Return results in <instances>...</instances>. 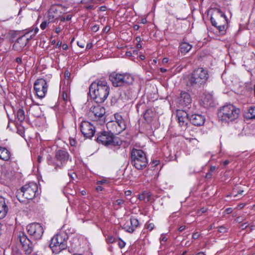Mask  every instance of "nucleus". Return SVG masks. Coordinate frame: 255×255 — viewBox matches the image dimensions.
Listing matches in <instances>:
<instances>
[{"instance_id": "nucleus-1", "label": "nucleus", "mask_w": 255, "mask_h": 255, "mask_svg": "<svg viewBox=\"0 0 255 255\" xmlns=\"http://www.w3.org/2000/svg\"><path fill=\"white\" fill-rule=\"evenodd\" d=\"M110 87L105 80H97L92 83L89 87L90 96L97 103L104 102L108 98Z\"/></svg>"}, {"instance_id": "nucleus-2", "label": "nucleus", "mask_w": 255, "mask_h": 255, "mask_svg": "<svg viewBox=\"0 0 255 255\" xmlns=\"http://www.w3.org/2000/svg\"><path fill=\"white\" fill-rule=\"evenodd\" d=\"M209 77L208 71L202 67L195 69L191 74L185 76L188 86H199L204 84Z\"/></svg>"}, {"instance_id": "nucleus-3", "label": "nucleus", "mask_w": 255, "mask_h": 255, "mask_svg": "<svg viewBox=\"0 0 255 255\" xmlns=\"http://www.w3.org/2000/svg\"><path fill=\"white\" fill-rule=\"evenodd\" d=\"M240 110L232 104H227L218 110V116L222 123H229L237 120L240 115Z\"/></svg>"}, {"instance_id": "nucleus-4", "label": "nucleus", "mask_w": 255, "mask_h": 255, "mask_svg": "<svg viewBox=\"0 0 255 255\" xmlns=\"http://www.w3.org/2000/svg\"><path fill=\"white\" fill-rule=\"evenodd\" d=\"M38 190V186L36 183L30 182L23 186L17 192L16 197L20 202H24L23 199L32 200L35 196Z\"/></svg>"}, {"instance_id": "nucleus-5", "label": "nucleus", "mask_w": 255, "mask_h": 255, "mask_svg": "<svg viewBox=\"0 0 255 255\" xmlns=\"http://www.w3.org/2000/svg\"><path fill=\"white\" fill-rule=\"evenodd\" d=\"M109 79L114 87H126L133 82V77L128 73L120 74L115 72L109 75Z\"/></svg>"}, {"instance_id": "nucleus-6", "label": "nucleus", "mask_w": 255, "mask_h": 255, "mask_svg": "<svg viewBox=\"0 0 255 255\" xmlns=\"http://www.w3.org/2000/svg\"><path fill=\"white\" fill-rule=\"evenodd\" d=\"M69 158L70 155L67 151L60 149L56 151L54 159L50 156L47 158V163L49 165L53 166L57 170L64 167Z\"/></svg>"}, {"instance_id": "nucleus-7", "label": "nucleus", "mask_w": 255, "mask_h": 255, "mask_svg": "<svg viewBox=\"0 0 255 255\" xmlns=\"http://www.w3.org/2000/svg\"><path fill=\"white\" fill-rule=\"evenodd\" d=\"M112 131H103L98 133L97 141L106 146L119 147L122 143V140L118 137L114 135Z\"/></svg>"}, {"instance_id": "nucleus-8", "label": "nucleus", "mask_w": 255, "mask_h": 255, "mask_svg": "<svg viewBox=\"0 0 255 255\" xmlns=\"http://www.w3.org/2000/svg\"><path fill=\"white\" fill-rule=\"evenodd\" d=\"M131 162L138 170L145 168L147 164V159L144 152L133 148L131 151Z\"/></svg>"}, {"instance_id": "nucleus-9", "label": "nucleus", "mask_w": 255, "mask_h": 255, "mask_svg": "<svg viewBox=\"0 0 255 255\" xmlns=\"http://www.w3.org/2000/svg\"><path fill=\"white\" fill-rule=\"evenodd\" d=\"M67 241L61 234L54 236L51 240L49 247L53 253L57 254L67 248Z\"/></svg>"}, {"instance_id": "nucleus-10", "label": "nucleus", "mask_w": 255, "mask_h": 255, "mask_svg": "<svg viewBox=\"0 0 255 255\" xmlns=\"http://www.w3.org/2000/svg\"><path fill=\"white\" fill-rule=\"evenodd\" d=\"M115 119V122L118 125V127L115 125L113 121L109 122L107 124V127L110 128L111 131L114 132L120 133L126 128V124L121 115L116 113L114 115Z\"/></svg>"}, {"instance_id": "nucleus-11", "label": "nucleus", "mask_w": 255, "mask_h": 255, "mask_svg": "<svg viewBox=\"0 0 255 255\" xmlns=\"http://www.w3.org/2000/svg\"><path fill=\"white\" fill-rule=\"evenodd\" d=\"M48 87V85L45 79L40 78L36 80L34 84V90L38 98L42 99L45 96Z\"/></svg>"}, {"instance_id": "nucleus-12", "label": "nucleus", "mask_w": 255, "mask_h": 255, "mask_svg": "<svg viewBox=\"0 0 255 255\" xmlns=\"http://www.w3.org/2000/svg\"><path fill=\"white\" fill-rule=\"evenodd\" d=\"M26 229L29 234L36 240L40 239L44 232L43 227L39 223H34L29 224L27 226Z\"/></svg>"}, {"instance_id": "nucleus-13", "label": "nucleus", "mask_w": 255, "mask_h": 255, "mask_svg": "<svg viewBox=\"0 0 255 255\" xmlns=\"http://www.w3.org/2000/svg\"><path fill=\"white\" fill-rule=\"evenodd\" d=\"M61 13V12L58 6L52 5L50 7L44 17L49 22L54 23L59 20Z\"/></svg>"}, {"instance_id": "nucleus-14", "label": "nucleus", "mask_w": 255, "mask_h": 255, "mask_svg": "<svg viewBox=\"0 0 255 255\" xmlns=\"http://www.w3.org/2000/svg\"><path fill=\"white\" fill-rule=\"evenodd\" d=\"M80 130L84 137L91 138L95 133V127L90 122L83 121L80 125Z\"/></svg>"}, {"instance_id": "nucleus-15", "label": "nucleus", "mask_w": 255, "mask_h": 255, "mask_svg": "<svg viewBox=\"0 0 255 255\" xmlns=\"http://www.w3.org/2000/svg\"><path fill=\"white\" fill-rule=\"evenodd\" d=\"M106 111L105 109L103 106L96 104L91 107L89 115L90 117L95 118V120H98L99 119L102 120L105 119V114Z\"/></svg>"}, {"instance_id": "nucleus-16", "label": "nucleus", "mask_w": 255, "mask_h": 255, "mask_svg": "<svg viewBox=\"0 0 255 255\" xmlns=\"http://www.w3.org/2000/svg\"><path fill=\"white\" fill-rule=\"evenodd\" d=\"M31 39H32V35H29V33H26L19 37L14 42L13 49L17 51H21Z\"/></svg>"}, {"instance_id": "nucleus-17", "label": "nucleus", "mask_w": 255, "mask_h": 255, "mask_svg": "<svg viewBox=\"0 0 255 255\" xmlns=\"http://www.w3.org/2000/svg\"><path fill=\"white\" fill-rule=\"evenodd\" d=\"M210 20L212 24L214 26L227 23L226 16L219 9H218L216 13L211 16Z\"/></svg>"}, {"instance_id": "nucleus-18", "label": "nucleus", "mask_w": 255, "mask_h": 255, "mask_svg": "<svg viewBox=\"0 0 255 255\" xmlns=\"http://www.w3.org/2000/svg\"><path fill=\"white\" fill-rule=\"evenodd\" d=\"M18 239L25 254H30L33 251V246L27 236L23 233H21L19 234Z\"/></svg>"}, {"instance_id": "nucleus-19", "label": "nucleus", "mask_w": 255, "mask_h": 255, "mask_svg": "<svg viewBox=\"0 0 255 255\" xmlns=\"http://www.w3.org/2000/svg\"><path fill=\"white\" fill-rule=\"evenodd\" d=\"M176 117L178 122L180 126H186L189 117L188 114L183 110H177L176 112Z\"/></svg>"}, {"instance_id": "nucleus-20", "label": "nucleus", "mask_w": 255, "mask_h": 255, "mask_svg": "<svg viewBox=\"0 0 255 255\" xmlns=\"http://www.w3.org/2000/svg\"><path fill=\"white\" fill-rule=\"evenodd\" d=\"M189 119L190 122L194 126H201L205 122V117L200 114H193L191 115Z\"/></svg>"}, {"instance_id": "nucleus-21", "label": "nucleus", "mask_w": 255, "mask_h": 255, "mask_svg": "<svg viewBox=\"0 0 255 255\" xmlns=\"http://www.w3.org/2000/svg\"><path fill=\"white\" fill-rule=\"evenodd\" d=\"M191 102L192 99L188 93L186 92H181L179 103L181 106H188L191 104Z\"/></svg>"}, {"instance_id": "nucleus-22", "label": "nucleus", "mask_w": 255, "mask_h": 255, "mask_svg": "<svg viewBox=\"0 0 255 255\" xmlns=\"http://www.w3.org/2000/svg\"><path fill=\"white\" fill-rule=\"evenodd\" d=\"M130 225H125L124 229L127 232L132 233L139 225L138 221L136 218L130 219Z\"/></svg>"}, {"instance_id": "nucleus-23", "label": "nucleus", "mask_w": 255, "mask_h": 255, "mask_svg": "<svg viewBox=\"0 0 255 255\" xmlns=\"http://www.w3.org/2000/svg\"><path fill=\"white\" fill-rule=\"evenodd\" d=\"M11 154L6 147L0 146V159L5 161H9Z\"/></svg>"}, {"instance_id": "nucleus-24", "label": "nucleus", "mask_w": 255, "mask_h": 255, "mask_svg": "<svg viewBox=\"0 0 255 255\" xmlns=\"http://www.w3.org/2000/svg\"><path fill=\"white\" fill-rule=\"evenodd\" d=\"M192 46L189 43L183 42L180 43L179 46V51L181 53L186 54L188 52Z\"/></svg>"}, {"instance_id": "nucleus-25", "label": "nucleus", "mask_w": 255, "mask_h": 255, "mask_svg": "<svg viewBox=\"0 0 255 255\" xmlns=\"http://www.w3.org/2000/svg\"><path fill=\"white\" fill-rule=\"evenodd\" d=\"M8 207L6 203V201L4 202V204H2L0 206V219H2L4 218L8 211Z\"/></svg>"}, {"instance_id": "nucleus-26", "label": "nucleus", "mask_w": 255, "mask_h": 255, "mask_svg": "<svg viewBox=\"0 0 255 255\" xmlns=\"http://www.w3.org/2000/svg\"><path fill=\"white\" fill-rule=\"evenodd\" d=\"M16 118L20 122H22L25 120L24 111L22 109H19L16 112Z\"/></svg>"}, {"instance_id": "nucleus-27", "label": "nucleus", "mask_w": 255, "mask_h": 255, "mask_svg": "<svg viewBox=\"0 0 255 255\" xmlns=\"http://www.w3.org/2000/svg\"><path fill=\"white\" fill-rule=\"evenodd\" d=\"M96 2V0H82L81 2L85 4L84 6L87 9H93L94 8V5L92 3Z\"/></svg>"}, {"instance_id": "nucleus-28", "label": "nucleus", "mask_w": 255, "mask_h": 255, "mask_svg": "<svg viewBox=\"0 0 255 255\" xmlns=\"http://www.w3.org/2000/svg\"><path fill=\"white\" fill-rule=\"evenodd\" d=\"M138 199L141 201L148 202L150 199V195L148 192H143L139 195Z\"/></svg>"}, {"instance_id": "nucleus-29", "label": "nucleus", "mask_w": 255, "mask_h": 255, "mask_svg": "<svg viewBox=\"0 0 255 255\" xmlns=\"http://www.w3.org/2000/svg\"><path fill=\"white\" fill-rule=\"evenodd\" d=\"M247 117L249 119H255V106L250 108L247 113Z\"/></svg>"}, {"instance_id": "nucleus-30", "label": "nucleus", "mask_w": 255, "mask_h": 255, "mask_svg": "<svg viewBox=\"0 0 255 255\" xmlns=\"http://www.w3.org/2000/svg\"><path fill=\"white\" fill-rule=\"evenodd\" d=\"M124 203H125V201L122 199H119L116 200L114 202V205L115 208H116V209L119 208L120 207H121L122 205L124 204Z\"/></svg>"}, {"instance_id": "nucleus-31", "label": "nucleus", "mask_w": 255, "mask_h": 255, "mask_svg": "<svg viewBox=\"0 0 255 255\" xmlns=\"http://www.w3.org/2000/svg\"><path fill=\"white\" fill-rule=\"evenodd\" d=\"M50 22H49L47 19L45 18L44 20L42 22L40 25V27L41 29L44 30L48 25Z\"/></svg>"}, {"instance_id": "nucleus-32", "label": "nucleus", "mask_w": 255, "mask_h": 255, "mask_svg": "<svg viewBox=\"0 0 255 255\" xmlns=\"http://www.w3.org/2000/svg\"><path fill=\"white\" fill-rule=\"evenodd\" d=\"M106 241L108 244H112L116 242L117 241V239L113 236L109 235L106 238Z\"/></svg>"}, {"instance_id": "nucleus-33", "label": "nucleus", "mask_w": 255, "mask_h": 255, "mask_svg": "<svg viewBox=\"0 0 255 255\" xmlns=\"http://www.w3.org/2000/svg\"><path fill=\"white\" fill-rule=\"evenodd\" d=\"M226 24H221L217 25V26L215 27L218 28V29L219 30V32L223 34L224 33L226 30Z\"/></svg>"}, {"instance_id": "nucleus-34", "label": "nucleus", "mask_w": 255, "mask_h": 255, "mask_svg": "<svg viewBox=\"0 0 255 255\" xmlns=\"http://www.w3.org/2000/svg\"><path fill=\"white\" fill-rule=\"evenodd\" d=\"M244 192V190H240L238 191V193L237 192L235 189H233L232 192L231 193L232 196H233L234 197H236L237 196L238 194H241L242 195L243 193Z\"/></svg>"}, {"instance_id": "nucleus-35", "label": "nucleus", "mask_w": 255, "mask_h": 255, "mask_svg": "<svg viewBox=\"0 0 255 255\" xmlns=\"http://www.w3.org/2000/svg\"><path fill=\"white\" fill-rule=\"evenodd\" d=\"M119 242H118V245L120 247V248L122 249L124 248L126 246V242L123 241L121 238L118 239Z\"/></svg>"}, {"instance_id": "nucleus-36", "label": "nucleus", "mask_w": 255, "mask_h": 255, "mask_svg": "<svg viewBox=\"0 0 255 255\" xmlns=\"http://www.w3.org/2000/svg\"><path fill=\"white\" fill-rule=\"evenodd\" d=\"M39 29L38 28H36L34 30H31L27 33H29V35H32V38L38 32Z\"/></svg>"}, {"instance_id": "nucleus-37", "label": "nucleus", "mask_w": 255, "mask_h": 255, "mask_svg": "<svg viewBox=\"0 0 255 255\" xmlns=\"http://www.w3.org/2000/svg\"><path fill=\"white\" fill-rule=\"evenodd\" d=\"M154 225L153 223H148L146 224V229L151 231L154 228Z\"/></svg>"}, {"instance_id": "nucleus-38", "label": "nucleus", "mask_w": 255, "mask_h": 255, "mask_svg": "<svg viewBox=\"0 0 255 255\" xmlns=\"http://www.w3.org/2000/svg\"><path fill=\"white\" fill-rule=\"evenodd\" d=\"M167 238H166L165 235H161V237L160 238V241L161 245L163 244L162 242H165L167 241Z\"/></svg>"}, {"instance_id": "nucleus-39", "label": "nucleus", "mask_w": 255, "mask_h": 255, "mask_svg": "<svg viewBox=\"0 0 255 255\" xmlns=\"http://www.w3.org/2000/svg\"><path fill=\"white\" fill-rule=\"evenodd\" d=\"M201 236V234L198 232H195L192 235V238L194 240L198 239Z\"/></svg>"}, {"instance_id": "nucleus-40", "label": "nucleus", "mask_w": 255, "mask_h": 255, "mask_svg": "<svg viewBox=\"0 0 255 255\" xmlns=\"http://www.w3.org/2000/svg\"><path fill=\"white\" fill-rule=\"evenodd\" d=\"M218 231L220 233H224L227 232V229L225 227H224V226H220L219 228Z\"/></svg>"}, {"instance_id": "nucleus-41", "label": "nucleus", "mask_w": 255, "mask_h": 255, "mask_svg": "<svg viewBox=\"0 0 255 255\" xmlns=\"http://www.w3.org/2000/svg\"><path fill=\"white\" fill-rule=\"evenodd\" d=\"M249 225L247 224V223H245L241 225V226L239 227V228L242 230H244L246 229Z\"/></svg>"}, {"instance_id": "nucleus-42", "label": "nucleus", "mask_w": 255, "mask_h": 255, "mask_svg": "<svg viewBox=\"0 0 255 255\" xmlns=\"http://www.w3.org/2000/svg\"><path fill=\"white\" fill-rule=\"evenodd\" d=\"M70 144L71 146H75L76 144V141L74 138H70Z\"/></svg>"}, {"instance_id": "nucleus-43", "label": "nucleus", "mask_w": 255, "mask_h": 255, "mask_svg": "<svg viewBox=\"0 0 255 255\" xmlns=\"http://www.w3.org/2000/svg\"><path fill=\"white\" fill-rule=\"evenodd\" d=\"M62 97L64 101H67L69 98L68 94L64 92H63L62 93Z\"/></svg>"}, {"instance_id": "nucleus-44", "label": "nucleus", "mask_w": 255, "mask_h": 255, "mask_svg": "<svg viewBox=\"0 0 255 255\" xmlns=\"http://www.w3.org/2000/svg\"><path fill=\"white\" fill-rule=\"evenodd\" d=\"M65 78L66 79H69L70 77L71 74L68 71H66L65 72Z\"/></svg>"}, {"instance_id": "nucleus-45", "label": "nucleus", "mask_w": 255, "mask_h": 255, "mask_svg": "<svg viewBox=\"0 0 255 255\" xmlns=\"http://www.w3.org/2000/svg\"><path fill=\"white\" fill-rule=\"evenodd\" d=\"M206 211H207L206 208H202L198 212V213L199 215H200V214L201 215L202 214L205 213L206 212Z\"/></svg>"}, {"instance_id": "nucleus-46", "label": "nucleus", "mask_w": 255, "mask_h": 255, "mask_svg": "<svg viewBox=\"0 0 255 255\" xmlns=\"http://www.w3.org/2000/svg\"><path fill=\"white\" fill-rule=\"evenodd\" d=\"M6 201V200L3 197L0 196V206L2 204H4V202Z\"/></svg>"}, {"instance_id": "nucleus-47", "label": "nucleus", "mask_w": 255, "mask_h": 255, "mask_svg": "<svg viewBox=\"0 0 255 255\" xmlns=\"http://www.w3.org/2000/svg\"><path fill=\"white\" fill-rule=\"evenodd\" d=\"M68 175L72 179H74L75 178V177L76 176V175L73 172L72 173H68Z\"/></svg>"}, {"instance_id": "nucleus-48", "label": "nucleus", "mask_w": 255, "mask_h": 255, "mask_svg": "<svg viewBox=\"0 0 255 255\" xmlns=\"http://www.w3.org/2000/svg\"><path fill=\"white\" fill-rule=\"evenodd\" d=\"M91 29L93 31L96 32L98 30L99 27L97 25H95L92 26Z\"/></svg>"}, {"instance_id": "nucleus-49", "label": "nucleus", "mask_w": 255, "mask_h": 255, "mask_svg": "<svg viewBox=\"0 0 255 255\" xmlns=\"http://www.w3.org/2000/svg\"><path fill=\"white\" fill-rule=\"evenodd\" d=\"M243 220H244L242 217H238L236 219V221L239 223L242 222Z\"/></svg>"}, {"instance_id": "nucleus-50", "label": "nucleus", "mask_w": 255, "mask_h": 255, "mask_svg": "<svg viewBox=\"0 0 255 255\" xmlns=\"http://www.w3.org/2000/svg\"><path fill=\"white\" fill-rule=\"evenodd\" d=\"M40 109L39 107H34V108H32L31 109V111L33 112V111H36V112H39L40 110Z\"/></svg>"}, {"instance_id": "nucleus-51", "label": "nucleus", "mask_w": 255, "mask_h": 255, "mask_svg": "<svg viewBox=\"0 0 255 255\" xmlns=\"http://www.w3.org/2000/svg\"><path fill=\"white\" fill-rule=\"evenodd\" d=\"M61 28L60 27H58L56 28L55 31L57 34H58L61 31Z\"/></svg>"}, {"instance_id": "nucleus-52", "label": "nucleus", "mask_w": 255, "mask_h": 255, "mask_svg": "<svg viewBox=\"0 0 255 255\" xmlns=\"http://www.w3.org/2000/svg\"><path fill=\"white\" fill-rule=\"evenodd\" d=\"M16 62L18 64H21L22 62V59L20 57H17L16 58Z\"/></svg>"}, {"instance_id": "nucleus-53", "label": "nucleus", "mask_w": 255, "mask_h": 255, "mask_svg": "<svg viewBox=\"0 0 255 255\" xmlns=\"http://www.w3.org/2000/svg\"><path fill=\"white\" fill-rule=\"evenodd\" d=\"M185 229V226H180L179 228L178 231L179 232H182V231H184Z\"/></svg>"}, {"instance_id": "nucleus-54", "label": "nucleus", "mask_w": 255, "mask_h": 255, "mask_svg": "<svg viewBox=\"0 0 255 255\" xmlns=\"http://www.w3.org/2000/svg\"><path fill=\"white\" fill-rule=\"evenodd\" d=\"M106 180L103 179V180L98 181H97V184H104V183H106Z\"/></svg>"}, {"instance_id": "nucleus-55", "label": "nucleus", "mask_w": 255, "mask_h": 255, "mask_svg": "<svg viewBox=\"0 0 255 255\" xmlns=\"http://www.w3.org/2000/svg\"><path fill=\"white\" fill-rule=\"evenodd\" d=\"M103 188L101 186H98L96 187V190H97V191H101L103 190Z\"/></svg>"}, {"instance_id": "nucleus-56", "label": "nucleus", "mask_w": 255, "mask_h": 255, "mask_svg": "<svg viewBox=\"0 0 255 255\" xmlns=\"http://www.w3.org/2000/svg\"><path fill=\"white\" fill-rule=\"evenodd\" d=\"M62 47L63 50H67L68 48V45L66 44H63Z\"/></svg>"}, {"instance_id": "nucleus-57", "label": "nucleus", "mask_w": 255, "mask_h": 255, "mask_svg": "<svg viewBox=\"0 0 255 255\" xmlns=\"http://www.w3.org/2000/svg\"><path fill=\"white\" fill-rule=\"evenodd\" d=\"M168 62V59L167 58H164L162 59V63H167Z\"/></svg>"}, {"instance_id": "nucleus-58", "label": "nucleus", "mask_w": 255, "mask_h": 255, "mask_svg": "<svg viewBox=\"0 0 255 255\" xmlns=\"http://www.w3.org/2000/svg\"><path fill=\"white\" fill-rule=\"evenodd\" d=\"M216 166H211V167H210V171H211V172H213L214 171H215V170H216Z\"/></svg>"}, {"instance_id": "nucleus-59", "label": "nucleus", "mask_w": 255, "mask_h": 255, "mask_svg": "<svg viewBox=\"0 0 255 255\" xmlns=\"http://www.w3.org/2000/svg\"><path fill=\"white\" fill-rule=\"evenodd\" d=\"M61 45H62V42L61 41H58L57 44H56V47H60L61 46Z\"/></svg>"}, {"instance_id": "nucleus-60", "label": "nucleus", "mask_w": 255, "mask_h": 255, "mask_svg": "<svg viewBox=\"0 0 255 255\" xmlns=\"http://www.w3.org/2000/svg\"><path fill=\"white\" fill-rule=\"evenodd\" d=\"M78 45L81 48H83L84 47V44L83 43H80L79 41L77 42Z\"/></svg>"}, {"instance_id": "nucleus-61", "label": "nucleus", "mask_w": 255, "mask_h": 255, "mask_svg": "<svg viewBox=\"0 0 255 255\" xmlns=\"http://www.w3.org/2000/svg\"><path fill=\"white\" fill-rule=\"evenodd\" d=\"M65 19H66V21H69L71 19V16L70 15H67Z\"/></svg>"}, {"instance_id": "nucleus-62", "label": "nucleus", "mask_w": 255, "mask_h": 255, "mask_svg": "<svg viewBox=\"0 0 255 255\" xmlns=\"http://www.w3.org/2000/svg\"><path fill=\"white\" fill-rule=\"evenodd\" d=\"M212 176V174L210 172L207 173L206 175V177L207 178H211Z\"/></svg>"}, {"instance_id": "nucleus-63", "label": "nucleus", "mask_w": 255, "mask_h": 255, "mask_svg": "<svg viewBox=\"0 0 255 255\" xmlns=\"http://www.w3.org/2000/svg\"><path fill=\"white\" fill-rule=\"evenodd\" d=\"M160 71L162 72V73H164L165 72L167 71V70L165 68H160Z\"/></svg>"}, {"instance_id": "nucleus-64", "label": "nucleus", "mask_w": 255, "mask_h": 255, "mask_svg": "<svg viewBox=\"0 0 255 255\" xmlns=\"http://www.w3.org/2000/svg\"><path fill=\"white\" fill-rule=\"evenodd\" d=\"M195 255H205V254H204V252H199V253H197Z\"/></svg>"}]
</instances>
